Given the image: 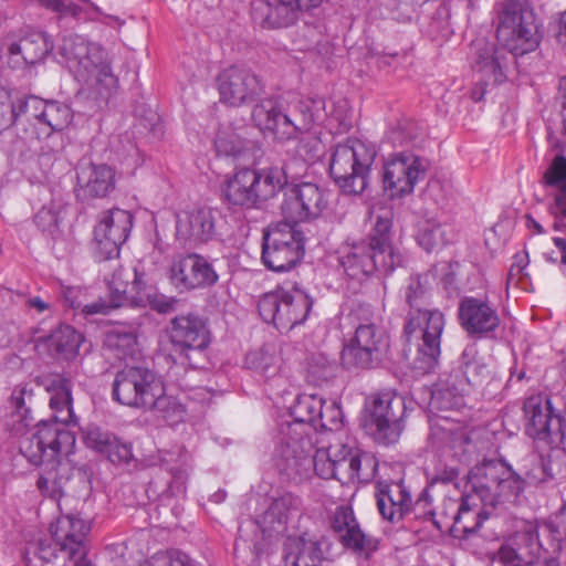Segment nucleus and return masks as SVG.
Instances as JSON below:
<instances>
[{"instance_id": "19", "label": "nucleus", "mask_w": 566, "mask_h": 566, "mask_svg": "<svg viewBox=\"0 0 566 566\" xmlns=\"http://www.w3.org/2000/svg\"><path fill=\"white\" fill-rule=\"evenodd\" d=\"M224 223L218 209L199 207L181 210L176 213V240L190 247L220 240Z\"/></svg>"}, {"instance_id": "31", "label": "nucleus", "mask_w": 566, "mask_h": 566, "mask_svg": "<svg viewBox=\"0 0 566 566\" xmlns=\"http://www.w3.org/2000/svg\"><path fill=\"white\" fill-rule=\"evenodd\" d=\"M458 316L461 327L470 336L488 337L501 323L496 308L490 302L473 296L461 298Z\"/></svg>"}, {"instance_id": "1", "label": "nucleus", "mask_w": 566, "mask_h": 566, "mask_svg": "<svg viewBox=\"0 0 566 566\" xmlns=\"http://www.w3.org/2000/svg\"><path fill=\"white\" fill-rule=\"evenodd\" d=\"M46 390L53 415L49 420H40L35 432L23 436L19 449L31 464L44 465L36 481L40 492L49 497H57L62 495V489L73 472L70 462L64 459L73 452L76 441L74 433L67 429L73 421L72 382L62 375H55L49 379Z\"/></svg>"}, {"instance_id": "25", "label": "nucleus", "mask_w": 566, "mask_h": 566, "mask_svg": "<svg viewBox=\"0 0 566 566\" xmlns=\"http://www.w3.org/2000/svg\"><path fill=\"white\" fill-rule=\"evenodd\" d=\"M328 205V191L314 182L293 185L286 192L281 210L289 223L319 217Z\"/></svg>"}, {"instance_id": "32", "label": "nucleus", "mask_w": 566, "mask_h": 566, "mask_svg": "<svg viewBox=\"0 0 566 566\" xmlns=\"http://www.w3.org/2000/svg\"><path fill=\"white\" fill-rule=\"evenodd\" d=\"M473 70L480 74V78L476 87L472 91V98L480 101L485 94V87L490 84H501L505 80V75L502 70V55L494 44L478 40L473 43Z\"/></svg>"}, {"instance_id": "44", "label": "nucleus", "mask_w": 566, "mask_h": 566, "mask_svg": "<svg viewBox=\"0 0 566 566\" xmlns=\"http://www.w3.org/2000/svg\"><path fill=\"white\" fill-rule=\"evenodd\" d=\"M302 500L292 494L284 493L275 497L264 514V521L273 531H281L286 525L290 516L301 510Z\"/></svg>"}, {"instance_id": "30", "label": "nucleus", "mask_w": 566, "mask_h": 566, "mask_svg": "<svg viewBox=\"0 0 566 566\" xmlns=\"http://www.w3.org/2000/svg\"><path fill=\"white\" fill-rule=\"evenodd\" d=\"M332 530L339 543L365 558L378 549V539L366 534L350 506L336 507L332 516Z\"/></svg>"}, {"instance_id": "55", "label": "nucleus", "mask_w": 566, "mask_h": 566, "mask_svg": "<svg viewBox=\"0 0 566 566\" xmlns=\"http://www.w3.org/2000/svg\"><path fill=\"white\" fill-rule=\"evenodd\" d=\"M85 296L84 291L80 287H65L63 290V300L65 305L69 307L81 311L86 315L108 313V305L106 301L99 300L97 302L85 304Z\"/></svg>"}, {"instance_id": "7", "label": "nucleus", "mask_w": 566, "mask_h": 566, "mask_svg": "<svg viewBox=\"0 0 566 566\" xmlns=\"http://www.w3.org/2000/svg\"><path fill=\"white\" fill-rule=\"evenodd\" d=\"M471 494L495 507L497 504H517L526 489L522 474L502 460H484L469 473Z\"/></svg>"}, {"instance_id": "9", "label": "nucleus", "mask_w": 566, "mask_h": 566, "mask_svg": "<svg viewBox=\"0 0 566 566\" xmlns=\"http://www.w3.org/2000/svg\"><path fill=\"white\" fill-rule=\"evenodd\" d=\"M444 325V315L439 310L417 307L408 312L403 326L405 335L410 339L420 334L412 361V369L417 375L433 373L439 366Z\"/></svg>"}, {"instance_id": "26", "label": "nucleus", "mask_w": 566, "mask_h": 566, "mask_svg": "<svg viewBox=\"0 0 566 566\" xmlns=\"http://www.w3.org/2000/svg\"><path fill=\"white\" fill-rule=\"evenodd\" d=\"M325 0H255L252 19L264 29H282L293 25L300 12H311Z\"/></svg>"}, {"instance_id": "21", "label": "nucleus", "mask_w": 566, "mask_h": 566, "mask_svg": "<svg viewBox=\"0 0 566 566\" xmlns=\"http://www.w3.org/2000/svg\"><path fill=\"white\" fill-rule=\"evenodd\" d=\"M22 107L28 122L27 139H41L42 135L62 133L73 119V112L69 105L35 95L25 96Z\"/></svg>"}, {"instance_id": "22", "label": "nucleus", "mask_w": 566, "mask_h": 566, "mask_svg": "<svg viewBox=\"0 0 566 566\" xmlns=\"http://www.w3.org/2000/svg\"><path fill=\"white\" fill-rule=\"evenodd\" d=\"M525 432L528 437L554 444L565 439V418L545 395H534L524 402Z\"/></svg>"}, {"instance_id": "36", "label": "nucleus", "mask_w": 566, "mask_h": 566, "mask_svg": "<svg viewBox=\"0 0 566 566\" xmlns=\"http://www.w3.org/2000/svg\"><path fill=\"white\" fill-rule=\"evenodd\" d=\"M322 543L316 536L303 534L289 536L283 545V559L286 566H321Z\"/></svg>"}, {"instance_id": "48", "label": "nucleus", "mask_w": 566, "mask_h": 566, "mask_svg": "<svg viewBox=\"0 0 566 566\" xmlns=\"http://www.w3.org/2000/svg\"><path fill=\"white\" fill-rule=\"evenodd\" d=\"M133 302L130 307H149L159 314H168L175 311L178 301L175 297L166 296L159 293L158 290L146 282L142 289L132 296Z\"/></svg>"}, {"instance_id": "5", "label": "nucleus", "mask_w": 566, "mask_h": 566, "mask_svg": "<svg viewBox=\"0 0 566 566\" xmlns=\"http://www.w3.org/2000/svg\"><path fill=\"white\" fill-rule=\"evenodd\" d=\"M354 334L344 340L342 366L350 371L369 370L380 365L389 348V336L375 323L368 304H357L349 313Z\"/></svg>"}, {"instance_id": "28", "label": "nucleus", "mask_w": 566, "mask_h": 566, "mask_svg": "<svg viewBox=\"0 0 566 566\" xmlns=\"http://www.w3.org/2000/svg\"><path fill=\"white\" fill-rule=\"evenodd\" d=\"M490 504L479 500L476 494L467 492L460 501L448 499L443 503L444 514L452 521L451 533L454 537L468 538L475 534L489 517Z\"/></svg>"}, {"instance_id": "29", "label": "nucleus", "mask_w": 566, "mask_h": 566, "mask_svg": "<svg viewBox=\"0 0 566 566\" xmlns=\"http://www.w3.org/2000/svg\"><path fill=\"white\" fill-rule=\"evenodd\" d=\"M76 197L82 201L102 199L115 189V170L107 164L81 159L76 165Z\"/></svg>"}, {"instance_id": "37", "label": "nucleus", "mask_w": 566, "mask_h": 566, "mask_svg": "<svg viewBox=\"0 0 566 566\" xmlns=\"http://www.w3.org/2000/svg\"><path fill=\"white\" fill-rule=\"evenodd\" d=\"M451 374L467 390H469V387L480 386L488 378V365L480 357L475 344H469L464 347L458 359V367Z\"/></svg>"}, {"instance_id": "13", "label": "nucleus", "mask_w": 566, "mask_h": 566, "mask_svg": "<svg viewBox=\"0 0 566 566\" xmlns=\"http://www.w3.org/2000/svg\"><path fill=\"white\" fill-rule=\"evenodd\" d=\"M304 255V238L291 223L269 227L263 233L261 261L273 272L292 270Z\"/></svg>"}, {"instance_id": "53", "label": "nucleus", "mask_w": 566, "mask_h": 566, "mask_svg": "<svg viewBox=\"0 0 566 566\" xmlns=\"http://www.w3.org/2000/svg\"><path fill=\"white\" fill-rule=\"evenodd\" d=\"M24 97L17 98L14 102H0V134L10 127H15L17 132H22V138L27 139V114L22 111Z\"/></svg>"}, {"instance_id": "15", "label": "nucleus", "mask_w": 566, "mask_h": 566, "mask_svg": "<svg viewBox=\"0 0 566 566\" xmlns=\"http://www.w3.org/2000/svg\"><path fill=\"white\" fill-rule=\"evenodd\" d=\"M163 384L161 377L147 367L126 366L116 373L112 396L122 405L145 410L161 394Z\"/></svg>"}, {"instance_id": "57", "label": "nucleus", "mask_w": 566, "mask_h": 566, "mask_svg": "<svg viewBox=\"0 0 566 566\" xmlns=\"http://www.w3.org/2000/svg\"><path fill=\"white\" fill-rule=\"evenodd\" d=\"M405 300L409 305V311L417 307L426 308L428 305V290L420 275H411L405 287Z\"/></svg>"}, {"instance_id": "60", "label": "nucleus", "mask_w": 566, "mask_h": 566, "mask_svg": "<svg viewBox=\"0 0 566 566\" xmlns=\"http://www.w3.org/2000/svg\"><path fill=\"white\" fill-rule=\"evenodd\" d=\"M34 223L44 233L53 239L60 234V221L57 213L49 208L42 207L34 216Z\"/></svg>"}, {"instance_id": "18", "label": "nucleus", "mask_w": 566, "mask_h": 566, "mask_svg": "<svg viewBox=\"0 0 566 566\" xmlns=\"http://www.w3.org/2000/svg\"><path fill=\"white\" fill-rule=\"evenodd\" d=\"M429 160L412 151L391 156L382 167V187L390 198H402L413 192L416 185L426 178Z\"/></svg>"}, {"instance_id": "47", "label": "nucleus", "mask_w": 566, "mask_h": 566, "mask_svg": "<svg viewBox=\"0 0 566 566\" xmlns=\"http://www.w3.org/2000/svg\"><path fill=\"white\" fill-rule=\"evenodd\" d=\"M82 343V335L70 325H61L54 329L48 339L52 353L63 359L73 358Z\"/></svg>"}, {"instance_id": "14", "label": "nucleus", "mask_w": 566, "mask_h": 566, "mask_svg": "<svg viewBox=\"0 0 566 566\" xmlns=\"http://www.w3.org/2000/svg\"><path fill=\"white\" fill-rule=\"evenodd\" d=\"M169 339L184 364L203 366L211 334L206 319L197 314L178 315L170 321Z\"/></svg>"}, {"instance_id": "24", "label": "nucleus", "mask_w": 566, "mask_h": 566, "mask_svg": "<svg viewBox=\"0 0 566 566\" xmlns=\"http://www.w3.org/2000/svg\"><path fill=\"white\" fill-rule=\"evenodd\" d=\"M220 102L231 107H241L254 102L264 92L261 78L250 69L231 65L217 76Z\"/></svg>"}, {"instance_id": "20", "label": "nucleus", "mask_w": 566, "mask_h": 566, "mask_svg": "<svg viewBox=\"0 0 566 566\" xmlns=\"http://www.w3.org/2000/svg\"><path fill=\"white\" fill-rule=\"evenodd\" d=\"M133 221V214L119 208H112L99 214L92 242L93 255L97 261L102 262L119 256L120 247L130 234Z\"/></svg>"}, {"instance_id": "27", "label": "nucleus", "mask_w": 566, "mask_h": 566, "mask_svg": "<svg viewBox=\"0 0 566 566\" xmlns=\"http://www.w3.org/2000/svg\"><path fill=\"white\" fill-rule=\"evenodd\" d=\"M170 280L180 291L205 290L219 281V274L208 258L193 252L172 261Z\"/></svg>"}, {"instance_id": "42", "label": "nucleus", "mask_w": 566, "mask_h": 566, "mask_svg": "<svg viewBox=\"0 0 566 566\" xmlns=\"http://www.w3.org/2000/svg\"><path fill=\"white\" fill-rule=\"evenodd\" d=\"M520 471L524 475L522 479L526 482V486L545 483L554 479L557 473L552 458L536 452H530L522 459Z\"/></svg>"}, {"instance_id": "56", "label": "nucleus", "mask_w": 566, "mask_h": 566, "mask_svg": "<svg viewBox=\"0 0 566 566\" xmlns=\"http://www.w3.org/2000/svg\"><path fill=\"white\" fill-rule=\"evenodd\" d=\"M346 461L344 458L339 461L331 460L324 451H316L313 454L312 472L322 479H337L340 480V472L344 471Z\"/></svg>"}, {"instance_id": "16", "label": "nucleus", "mask_w": 566, "mask_h": 566, "mask_svg": "<svg viewBox=\"0 0 566 566\" xmlns=\"http://www.w3.org/2000/svg\"><path fill=\"white\" fill-rule=\"evenodd\" d=\"M406 402L402 396L390 391L376 394L369 406L368 428L374 440L384 446L396 443L403 430Z\"/></svg>"}, {"instance_id": "62", "label": "nucleus", "mask_w": 566, "mask_h": 566, "mask_svg": "<svg viewBox=\"0 0 566 566\" xmlns=\"http://www.w3.org/2000/svg\"><path fill=\"white\" fill-rule=\"evenodd\" d=\"M42 138H44V142L41 146L42 155L54 157L63 151L65 143L62 133H51L50 135H42Z\"/></svg>"}, {"instance_id": "4", "label": "nucleus", "mask_w": 566, "mask_h": 566, "mask_svg": "<svg viewBox=\"0 0 566 566\" xmlns=\"http://www.w3.org/2000/svg\"><path fill=\"white\" fill-rule=\"evenodd\" d=\"M59 54L78 82L96 86L101 98L108 99L116 92L118 80L99 44L78 34H67L59 44Z\"/></svg>"}, {"instance_id": "61", "label": "nucleus", "mask_w": 566, "mask_h": 566, "mask_svg": "<svg viewBox=\"0 0 566 566\" xmlns=\"http://www.w3.org/2000/svg\"><path fill=\"white\" fill-rule=\"evenodd\" d=\"M410 514H413L416 518L431 521L439 530L442 528L441 523L436 520V512L428 490H423L415 503L411 502Z\"/></svg>"}, {"instance_id": "6", "label": "nucleus", "mask_w": 566, "mask_h": 566, "mask_svg": "<svg viewBox=\"0 0 566 566\" xmlns=\"http://www.w3.org/2000/svg\"><path fill=\"white\" fill-rule=\"evenodd\" d=\"M286 185L287 176L283 167H243L224 180L221 191L227 203L252 209L274 198Z\"/></svg>"}, {"instance_id": "11", "label": "nucleus", "mask_w": 566, "mask_h": 566, "mask_svg": "<svg viewBox=\"0 0 566 566\" xmlns=\"http://www.w3.org/2000/svg\"><path fill=\"white\" fill-rule=\"evenodd\" d=\"M313 443L308 432L293 426H281L279 446L275 450V465L280 475L298 484L312 474Z\"/></svg>"}, {"instance_id": "45", "label": "nucleus", "mask_w": 566, "mask_h": 566, "mask_svg": "<svg viewBox=\"0 0 566 566\" xmlns=\"http://www.w3.org/2000/svg\"><path fill=\"white\" fill-rule=\"evenodd\" d=\"M346 465L344 470L348 472V480L358 482H370L377 474L378 461L376 457L366 451L356 450L352 451L347 457H344Z\"/></svg>"}, {"instance_id": "64", "label": "nucleus", "mask_w": 566, "mask_h": 566, "mask_svg": "<svg viewBox=\"0 0 566 566\" xmlns=\"http://www.w3.org/2000/svg\"><path fill=\"white\" fill-rule=\"evenodd\" d=\"M156 566H198L187 554L176 552L169 557L157 560Z\"/></svg>"}, {"instance_id": "43", "label": "nucleus", "mask_w": 566, "mask_h": 566, "mask_svg": "<svg viewBox=\"0 0 566 566\" xmlns=\"http://www.w3.org/2000/svg\"><path fill=\"white\" fill-rule=\"evenodd\" d=\"M454 234L450 226L436 219L424 220L418 230L417 242L428 253L441 249L453 241Z\"/></svg>"}, {"instance_id": "39", "label": "nucleus", "mask_w": 566, "mask_h": 566, "mask_svg": "<svg viewBox=\"0 0 566 566\" xmlns=\"http://www.w3.org/2000/svg\"><path fill=\"white\" fill-rule=\"evenodd\" d=\"M32 401H33V387L29 384L17 385L11 394L10 402L13 408L12 412V430L15 434H22L23 430L35 426L38 429V422H35L32 416Z\"/></svg>"}, {"instance_id": "2", "label": "nucleus", "mask_w": 566, "mask_h": 566, "mask_svg": "<svg viewBox=\"0 0 566 566\" xmlns=\"http://www.w3.org/2000/svg\"><path fill=\"white\" fill-rule=\"evenodd\" d=\"M392 222L389 217L377 216L370 232L359 240H346L337 250V262L350 280L363 282L378 273L388 275L402 263L391 240Z\"/></svg>"}, {"instance_id": "58", "label": "nucleus", "mask_w": 566, "mask_h": 566, "mask_svg": "<svg viewBox=\"0 0 566 566\" xmlns=\"http://www.w3.org/2000/svg\"><path fill=\"white\" fill-rule=\"evenodd\" d=\"M343 426V411L340 407L335 402L326 405L323 399L322 402V420L316 421L315 429L319 428L323 430H338Z\"/></svg>"}, {"instance_id": "34", "label": "nucleus", "mask_w": 566, "mask_h": 566, "mask_svg": "<svg viewBox=\"0 0 566 566\" xmlns=\"http://www.w3.org/2000/svg\"><path fill=\"white\" fill-rule=\"evenodd\" d=\"M375 496L384 520L397 523L411 513V494L402 481L379 482Z\"/></svg>"}, {"instance_id": "41", "label": "nucleus", "mask_w": 566, "mask_h": 566, "mask_svg": "<svg viewBox=\"0 0 566 566\" xmlns=\"http://www.w3.org/2000/svg\"><path fill=\"white\" fill-rule=\"evenodd\" d=\"M467 392V388L455 380L453 374H450L437 384L431 395L430 406L437 410L458 409L463 405Z\"/></svg>"}, {"instance_id": "54", "label": "nucleus", "mask_w": 566, "mask_h": 566, "mask_svg": "<svg viewBox=\"0 0 566 566\" xmlns=\"http://www.w3.org/2000/svg\"><path fill=\"white\" fill-rule=\"evenodd\" d=\"M306 379L316 386L335 376V363L323 353H311L305 359Z\"/></svg>"}, {"instance_id": "40", "label": "nucleus", "mask_w": 566, "mask_h": 566, "mask_svg": "<svg viewBox=\"0 0 566 566\" xmlns=\"http://www.w3.org/2000/svg\"><path fill=\"white\" fill-rule=\"evenodd\" d=\"M323 398L315 394L298 395L290 407V415L294 422L282 423L281 426H293L298 431L307 432L306 426L315 428L316 421L322 420Z\"/></svg>"}, {"instance_id": "33", "label": "nucleus", "mask_w": 566, "mask_h": 566, "mask_svg": "<svg viewBox=\"0 0 566 566\" xmlns=\"http://www.w3.org/2000/svg\"><path fill=\"white\" fill-rule=\"evenodd\" d=\"M146 273L137 266L118 265L111 276H105L108 287V312L112 308L129 306L132 296L137 293L146 282Z\"/></svg>"}, {"instance_id": "50", "label": "nucleus", "mask_w": 566, "mask_h": 566, "mask_svg": "<svg viewBox=\"0 0 566 566\" xmlns=\"http://www.w3.org/2000/svg\"><path fill=\"white\" fill-rule=\"evenodd\" d=\"M146 410H151L169 426L182 422L187 413L186 406L177 397L165 394L164 384L161 394L154 397V401Z\"/></svg>"}, {"instance_id": "17", "label": "nucleus", "mask_w": 566, "mask_h": 566, "mask_svg": "<svg viewBox=\"0 0 566 566\" xmlns=\"http://www.w3.org/2000/svg\"><path fill=\"white\" fill-rule=\"evenodd\" d=\"M538 530L528 526L514 534L490 555L489 566H560L554 557H543Z\"/></svg>"}, {"instance_id": "49", "label": "nucleus", "mask_w": 566, "mask_h": 566, "mask_svg": "<svg viewBox=\"0 0 566 566\" xmlns=\"http://www.w3.org/2000/svg\"><path fill=\"white\" fill-rule=\"evenodd\" d=\"M214 149L219 157L242 159L250 150V142L231 127H220L214 138Z\"/></svg>"}, {"instance_id": "63", "label": "nucleus", "mask_w": 566, "mask_h": 566, "mask_svg": "<svg viewBox=\"0 0 566 566\" xmlns=\"http://www.w3.org/2000/svg\"><path fill=\"white\" fill-rule=\"evenodd\" d=\"M321 143L316 138L302 139L297 153L304 160L313 161L319 156Z\"/></svg>"}, {"instance_id": "52", "label": "nucleus", "mask_w": 566, "mask_h": 566, "mask_svg": "<svg viewBox=\"0 0 566 566\" xmlns=\"http://www.w3.org/2000/svg\"><path fill=\"white\" fill-rule=\"evenodd\" d=\"M280 360V357L268 348L252 350L245 357L247 366L265 379L273 378L279 374Z\"/></svg>"}, {"instance_id": "12", "label": "nucleus", "mask_w": 566, "mask_h": 566, "mask_svg": "<svg viewBox=\"0 0 566 566\" xmlns=\"http://www.w3.org/2000/svg\"><path fill=\"white\" fill-rule=\"evenodd\" d=\"M499 43L513 55H524L538 45L533 13L521 0H506L496 29Z\"/></svg>"}, {"instance_id": "38", "label": "nucleus", "mask_w": 566, "mask_h": 566, "mask_svg": "<svg viewBox=\"0 0 566 566\" xmlns=\"http://www.w3.org/2000/svg\"><path fill=\"white\" fill-rule=\"evenodd\" d=\"M53 50V41L42 31H28L17 42L8 45L10 55H21L27 64L42 61Z\"/></svg>"}, {"instance_id": "46", "label": "nucleus", "mask_w": 566, "mask_h": 566, "mask_svg": "<svg viewBox=\"0 0 566 566\" xmlns=\"http://www.w3.org/2000/svg\"><path fill=\"white\" fill-rule=\"evenodd\" d=\"M105 344L118 359L133 357L138 346L137 327L122 325L113 328L106 334Z\"/></svg>"}, {"instance_id": "8", "label": "nucleus", "mask_w": 566, "mask_h": 566, "mask_svg": "<svg viewBox=\"0 0 566 566\" xmlns=\"http://www.w3.org/2000/svg\"><path fill=\"white\" fill-rule=\"evenodd\" d=\"M376 150L359 139L348 138L333 147L329 175L346 195H360L367 188Z\"/></svg>"}, {"instance_id": "51", "label": "nucleus", "mask_w": 566, "mask_h": 566, "mask_svg": "<svg viewBox=\"0 0 566 566\" xmlns=\"http://www.w3.org/2000/svg\"><path fill=\"white\" fill-rule=\"evenodd\" d=\"M543 184L554 189V205L552 208L564 206L566 208V157L556 155L543 175Z\"/></svg>"}, {"instance_id": "59", "label": "nucleus", "mask_w": 566, "mask_h": 566, "mask_svg": "<svg viewBox=\"0 0 566 566\" xmlns=\"http://www.w3.org/2000/svg\"><path fill=\"white\" fill-rule=\"evenodd\" d=\"M39 3L42 7L59 13L60 17H72L75 19L88 17L82 6L69 0H39Z\"/></svg>"}, {"instance_id": "10", "label": "nucleus", "mask_w": 566, "mask_h": 566, "mask_svg": "<svg viewBox=\"0 0 566 566\" xmlns=\"http://www.w3.org/2000/svg\"><path fill=\"white\" fill-rule=\"evenodd\" d=\"M312 306V297L297 286H293L291 290L276 287L263 294L258 302L262 319L268 324H273L281 333H287L303 324L307 319Z\"/></svg>"}, {"instance_id": "35", "label": "nucleus", "mask_w": 566, "mask_h": 566, "mask_svg": "<svg viewBox=\"0 0 566 566\" xmlns=\"http://www.w3.org/2000/svg\"><path fill=\"white\" fill-rule=\"evenodd\" d=\"M84 443L87 448L106 455L113 464H128L133 461V447L114 433L95 424L84 429Z\"/></svg>"}, {"instance_id": "23", "label": "nucleus", "mask_w": 566, "mask_h": 566, "mask_svg": "<svg viewBox=\"0 0 566 566\" xmlns=\"http://www.w3.org/2000/svg\"><path fill=\"white\" fill-rule=\"evenodd\" d=\"M90 531V523L77 515H63L51 525L53 543L67 559L69 566H91L87 558Z\"/></svg>"}, {"instance_id": "3", "label": "nucleus", "mask_w": 566, "mask_h": 566, "mask_svg": "<svg viewBox=\"0 0 566 566\" xmlns=\"http://www.w3.org/2000/svg\"><path fill=\"white\" fill-rule=\"evenodd\" d=\"M325 116L323 98H265L256 103L251 112L254 126L264 136L281 144L297 139L323 122Z\"/></svg>"}]
</instances>
